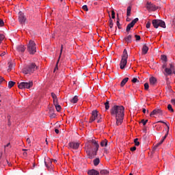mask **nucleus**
<instances>
[{
  "label": "nucleus",
  "mask_w": 175,
  "mask_h": 175,
  "mask_svg": "<svg viewBox=\"0 0 175 175\" xmlns=\"http://www.w3.org/2000/svg\"><path fill=\"white\" fill-rule=\"evenodd\" d=\"M18 20L21 24H24V23H25V20L27 19L25 18V16L24 15V13H23V12H19Z\"/></svg>",
  "instance_id": "9b49d317"
},
{
  "label": "nucleus",
  "mask_w": 175,
  "mask_h": 175,
  "mask_svg": "<svg viewBox=\"0 0 175 175\" xmlns=\"http://www.w3.org/2000/svg\"><path fill=\"white\" fill-rule=\"evenodd\" d=\"M152 24L154 27V28H158L159 27H161V28H166V24L165 23V21L159 19H154L152 21Z\"/></svg>",
  "instance_id": "423d86ee"
},
{
  "label": "nucleus",
  "mask_w": 175,
  "mask_h": 175,
  "mask_svg": "<svg viewBox=\"0 0 175 175\" xmlns=\"http://www.w3.org/2000/svg\"><path fill=\"white\" fill-rule=\"evenodd\" d=\"M51 118H55V113H52L51 116H50Z\"/></svg>",
  "instance_id": "6e6d98bb"
},
{
  "label": "nucleus",
  "mask_w": 175,
  "mask_h": 175,
  "mask_svg": "<svg viewBox=\"0 0 175 175\" xmlns=\"http://www.w3.org/2000/svg\"><path fill=\"white\" fill-rule=\"evenodd\" d=\"M171 103H172L173 105H175V99H172V100H171Z\"/></svg>",
  "instance_id": "680f3d73"
},
{
  "label": "nucleus",
  "mask_w": 175,
  "mask_h": 175,
  "mask_svg": "<svg viewBox=\"0 0 175 175\" xmlns=\"http://www.w3.org/2000/svg\"><path fill=\"white\" fill-rule=\"evenodd\" d=\"M128 62V51L126 49H124L123 53L122 55V59L120 61V69H124L126 66Z\"/></svg>",
  "instance_id": "20e7f679"
},
{
  "label": "nucleus",
  "mask_w": 175,
  "mask_h": 175,
  "mask_svg": "<svg viewBox=\"0 0 175 175\" xmlns=\"http://www.w3.org/2000/svg\"><path fill=\"white\" fill-rule=\"evenodd\" d=\"M96 118H98V111L94 110L92 111V116L90 119V122H94V121H95V120H96Z\"/></svg>",
  "instance_id": "f8f14e48"
},
{
  "label": "nucleus",
  "mask_w": 175,
  "mask_h": 175,
  "mask_svg": "<svg viewBox=\"0 0 175 175\" xmlns=\"http://www.w3.org/2000/svg\"><path fill=\"white\" fill-rule=\"evenodd\" d=\"M32 85H33V82L32 81L18 83V87L20 90L29 89Z\"/></svg>",
  "instance_id": "0eeeda50"
},
{
  "label": "nucleus",
  "mask_w": 175,
  "mask_h": 175,
  "mask_svg": "<svg viewBox=\"0 0 175 175\" xmlns=\"http://www.w3.org/2000/svg\"><path fill=\"white\" fill-rule=\"evenodd\" d=\"M128 80H129V77H126L124 79H122V81L120 83V87H124V85H125L126 83H128Z\"/></svg>",
  "instance_id": "aec40b11"
},
{
  "label": "nucleus",
  "mask_w": 175,
  "mask_h": 175,
  "mask_svg": "<svg viewBox=\"0 0 175 175\" xmlns=\"http://www.w3.org/2000/svg\"><path fill=\"white\" fill-rule=\"evenodd\" d=\"M167 65H166V63H164L163 65V69H166V67Z\"/></svg>",
  "instance_id": "bf43d9fd"
},
{
  "label": "nucleus",
  "mask_w": 175,
  "mask_h": 175,
  "mask_svg": "<svg viewBox=\"0 0 175 175\" xmlns=\"http://www.w3.org/2000/svg\"><path fill=\"white\" fill-rule=\"evenodd\" d=\"M139 21V18H136L134 20H133L129 24L127 25L126 31L127 33V35H129V31H131V28H133L135 27V24Z\"/></svg>",
  "instance_id": "6e6552de"
},
{
  "label": "nucleus",
  "mask_w": 175,
  "mask_h": 175,
  "mask_svg": "<svg viewBox=\"0 0 175 175\" xmlns=\"http://www.w3.org/2000/svg\"><path fill=\"white\" fill-rule=\"evenodd\" d=\"M53 105L55 106L56 105H58V98H53Z\"/></svg>",
  "instance_id": "4c0bfd02"
},
{
  "label": "nucleus",
  "mask_w": 175,
  "mask_h": 175,
  "mask_svg": "<svg viewBox=\"0 0 175 175\" xmlns=\"http://www.w3.org/2000/svg\"><path fill=\"white\" fill-rule=\"evenodd\" d=\"M132 83H139V80H137V78H133L132 79Z\"/></svg>",
  "instance_id": "8fccbe9b"
},
{
  "label": "nucleus",
  "mask_w": 175,
  "mask_h": 175,
  "mask_svg": "<svg viewBox=\"0 0 175 175\" xmlns=\"http://www.w3.org/2000/svg\"><path fill=\"white\" fill-rule=\"evenodd\" d=\"M105 109L109 110L110 109V105H109V100H107L106 103H105Z\"/></svg>",
  "instance_id": "7c9ffc66"
},
{
  "label": "nucleus",
  "mask_w": 175,
  "mask_h": 175,
  "mask_svg": "<svg viewBox=\"0 0 175 175\" xmlns=\"http://www.w3.org/2000/svg\"><path fill=\"white\" fill-rule=\"evenodd\" d=\"M38 69V66L35 63H31L27 66H26L23 70V72L25 75H31V73H33Z\"/></svg>",
  "instance_id": "7ed1b4c3"
},
{
  "label": "nucleus",
  "mask_w": 175,
  "mask_h": 175,
  "mask_svg": "<svg viewBox=\"0 0 175 175\" xmlns=\"http://www.w3.org/2000/svg\"><path fill=\"white\" fill-rule=\"evenodd\" d=\"M3 83H5V79H3L2 77H0V84H3Z\"/></svg>",
  "instance_id": "c03bdc74"
},
{
  "label": "nucleus",
  "mask_w": 175,
  "mask_h": 175,
  "mask_svg": "<svg viewBox=\"0 0 175 175\" xmlns=\"http://www.w3.org/2000/svg\"><path fill=\"white\" fill-rule=\"evenodd\" d=\"M80 147V143L79 142H70L68 144V148L70 150H78Z\"/></svg>",
  "instance_id": "1a4fd4ad"
},
{
  "label": "nucleus",
  "mask_w": 175,
  "mask_h": 175,
  "mask_svg": "<svg viewBox=\"0 0 175 175\" xmlns=\"http://www.w3.org/2000/svg\"><path fill=\"white\" fill-rule=\"evenodd\" d=\"M14 84H16V82L14 81H9L8 83V88H12V87H13L14 85Z\"/></svg>",
  "instance_id": "c85d7f7f"
},
{
  "label": "nucleus",
  "mask_w": 175,
  "mask_h": 175,
  "mask_svg": "<svg viewBox=\"0 0 175 175\" xmlns=\"http://www.w3.org/2000/svg\"><path fill=\"white\" fill-rule=\"evenodd\" d=\"M159 122H161V124H165L167 128V132H169V125H167V124H166L165 122L162 121V120H160L159 121Z\"/></svg>",
  "instance_id": "a19ab883"
},
{
  "label": "nucleus",
  "mask_w": 175,
  "mask_h": 175,
  "mask_svg": "<svg viewBox=\"0 0 175 175\" xmlns=\"http://www.w3.org/2000/svg\"><path fill=\"white\" fill-rule=\"evenodd\" d=\"M63 50H64V45L62 44V45H61L60 54H59V58H61V55H62V51H63Z\"/></svg>",
  "instance_id": "c9c22d12"
},
{
  "label": "nucleus",
  "mask_w": 175,
  "mask_h": 175,
  "mask_svg": "<svg viewBox=\"0 0 175 175\" xmlns=\"http://www.w3.org/2000/svg\"><path fill=\"white\" fill-rule=\"evenodd\" d=\"M8 126H10V125H12V122L11 121H8Z\"/></svg>",
  "instance_id": "0e129e2a"
},
{
  "label": "nucleus",
  "mask_w": 175,
  "mask_h": 175,
  "mask_svg": "<svg viewBox=\"0 0 175 175\" xmlns=\"http://www.w3.org/2000/svg\"><path fill=\"white\" fill-rule=\"evenodd\" d=\"M130 150H131V151H136V148H135V146H134V147L131 148Z\"/></svg>",
  "instance_id": "5fc2aeb1"
},
{
  "label": "nucleus",
  "mask_w": 175,
  "mask_h": 175,
  "mask_svg": "<svg viewBox=\"0 0 175 175\" xmlns=\"http://www.w3.org/2000/svg\"><path fill=\"white\" fill-rule=\"evenodd\" d=\"M172 70H173V64H170V68H165V72L166 75H172Z\"/></svg>",
  "instance_id": "4468645a"
},
{
  "label": "nucleus",
  "mask_w": 175,
  "mask_h": 175,
  "mask_svg": "<svg viewBox=\"0 0 175 175\" xmlns=\"http://www.w3.org/2000/svg\"><path fill=\"white\" fill-rule=\"evenodd\" d=\"M109 27L111 29V31H113L112 29H113V20H111V18H109Z\"/></svg>",
  "instance_id": "cd10ccee"
},
{
  "label": "nucleus",
  "mask_w": 175,
  "mask_h": 175,
  "mask_svg": "<svg viewBox=\"0 0 175 175\" xmlns=\"http://www.w3.org/2000/svg\"><path fill=\"white\" fill-rule=\"evenodd\" d=\"M88 175H99L100 173L98 172V170L92 169L88 171Z\"/></svg>",
  "instance_id": "dca6fc26"
},
{
  "label": "nucleus",
  "mask_w": 175,
  "mask_h": 175,
  "mask_svg": "<svg viewBox=\"0 0 175 175\" xmlns=\"http://www.w3.org/2000/svg\"><path fill=\"white\" fill-rule=\"evenodd\" d=\"M167 109L169 110V111H171L172 113H173V111H174V109H173V107H172V105L169 104L167 105Z\"/></svg>",
  "instance_id": "2f4dec72"
},
{
  "label": "nucleus",
  "mask_w": 175,
  "mask_h": 175,
  "mask_svg": "<svg viewBox=\"0 0 175 175\" xmlns=\"http://www.w3.org/2000/svg\"><path fill=\"white\" fill-rule=\"evenodd\" d=\"M151 27V23L150 22H148L147 23H146V28H150Z\"/></svg>",
  "instance_id": "603ef678"
},
{
  "label": "nucleus",
  "mask_w": 175,
  "mask_h": 175,
  "mask_svg": "<svg viewBox=\"0 0 175 175\" xmlns=\"http://www.w3.org/2000/svg\"><path fill=\"white\" fill-rule=\"evenodd\" d=\"M150 88V85H148V83H144V89L147 91Z\"/></svg>",
  "instance_id": "e433bc0d"
},
{
  "label": "nucleus",
  "mask_w": 175,
  "mask_h": 175,
  "mask_svg": "<svg viewBox=\"0 0 175 175\" xmlns=\"http://www.w3.org/2000/svg\"><path fill=\"white\" fill-rule=\"evenodd\" d=\"M16 50L20 53H24V51H25V46H24V45H19L16 46Z\"/></svg>",
  "instance_id": "f3484780"
},
{
  "label": "nucleus",
  "mask_w": 175,
  "mask_h": 175,
  "mask_svg": "<svg viewBox=\"0 0 175 175\" xmlns=\"http://www.w3.org/2000/svg\"><path fill=\"white\" fill-rule=\"evenodd\" d=\"M4 39H5V36L3 34H0V44L2 40H3Z\"/></svg>",
  "instance_id": "f704fd0d"
},
{
  "label": "nucleus",
  "mask_w": 175,
  "mask_h": 175,
  "mask_svg": "<svg viewBox=\"0 0 175 175\" xmlns=\"http://www.w3.org/2000/svg\"><path fill=\"white\" fill-rule=\"evenodd\" d=\"M166 137H167V133L165 134V135L164 137H163V140H165V139H166Z\"/></svg>",
  "instance_id": "e2e57ef3"
},
{
  "label": "nucleus",
  "mask_w": 175,
  "mask_h": 175,
  "mask_svg": "<svg viewBox=\"0 0 175 175\" xmlns=\"http://www.w3.org/2000/svg\"><path fill=\"white\" fill-rule=\"evenodd\" d=\"M157 114H162V110L159 109V108L154 109L150 114V117L152 116H157Z\"/></svg>",
  "instance_id": "ddd939ff"
},
{
  "label": "nucleus",
  "mask_w": 175,
  "mask_h": 175,
  "mask_svg": "<svg viewBox=\"0 0 175 175\" xmlns=\"http://www.w3.org/2000/svg\"><path fill=\"white\" fill-rule=\"evenodd\" d=\"M55 132L57 133V135H58V133H59V130H58V129H55Z\"/></svg>",
  "instance_id": "4d7b16f0"
},
{
  "label": "nucleus",
  "mask_w": 175,
  "mask_h": 175,
  "mask_svg": "<svg viewBox=\"0 0 175 175\" xmlns=\"http://www.w3.org/2000/svg\"><path fill=\"white\" fill-rule=\"evenodd\" d=\"M124 40L126 42V43H127V44H129V43L132 42V35L126 36Z\"/></svg>",
  "instance_id": "2eb2a0df"
},
{
  "label": "nucleus",
  "mask_w": 175,
  "mask_h": 175,
  "mask_svg": "<svg viewBox=\"0 0 175 175\" xmlns=\"http://www.w3.org/2000/svg\"><path fill=\"white\" fill-rule=\"evenodd\" d=\"M146 8L148 10H150L151 12H155L157 9V6L151 2H147Z\"/></svg>",
  "instance_id": "9d476101"
},
{
  "label": "nucleus",
  "mask_w": 175,
  "mask_h": 175,
  "mask_svg": "<svg viewBox=\"0 0 175 175\" xmlns=\"http://www.w3.org/2000/svg\"><path fill=\"white\" fill-rule=\"evenodd\" d=\"M116 25H117L118 29H121L122 27H121V24L120 23L119 18H117Z\"/></svg>",
  "instance_id": "c756f323"
},
{
  "label": "nucleus",
  "mask_w": 175,
  "mask_h": 175,
  "mask_svg": "<svg viewBox=\"0 0 175 175\" xmlns=\"http://www.w3.org/2000/svg\"><path fill=\"white\" fill-rule=\"evenodd\" d=\"M99 173L100 175H109L110 172L107 170H101Z\"/></svg>",
  "instance_id": "412c9836"
},
{
  "label": "nucleus",
  "mask_w": 175,
  "mask_h": 175,
  "mask_svg": "<svg viewBox=\"0 0 175 175\" xmlns=\"http://www.w3.org/2000/svg\"><path fill=\"white\" fill-rule=\"evenodd\" d=\"M111 16L112 18H116V12H114V10L111 11Z\"/></svg>",
  "instance_id": "09e8293b"
},
{
  "label": "nucleus",
  "mask_w": 175,
  "mask_h": 175,
  "mask_svg": "<svg viewBox=\"0 0 175 175\" xmlns=\"http://www.w3.org/2000/svg\"><path fill=\"white\" fill-rule=\"evenodd\" d=\"M5 147H10V143H8Z\"/></svg>",
  "instance_id": "774afa93"
},
{
  "label": "nucleus",
  "mask_w": 175,
  "mask_h": 175,
  "mask_svg": "<svg viewBox=\"0 0 175 175\" xmlns=\"http://www.w3.org/2000/svg\"><path fill=\"white\" fill-rule=\"evenodd\" d=\"M82 9L85 10V12H88V7L87 6V5H83L82 7Z\"/></svg>",
  "instance_id": "58836bf2"
},
{
  "label": "nucleus",
  "mask_w": 175,
  "mask_h": 175,
  "mask_svg": "<svg viewBox=\"0 0 175 175\" xmlns=\"http://www.w3.org/2000/svg\"><path fill=\"white\" fill-rule=\"evenodd\" d=\"M141 122L143 124V125H146V124H147V122H148V120H144V119L141 120Z\"/></svg>",
  "instance_id": "ea45409f"
},
{
  "label": "nucleus",
  "mask_w": 175,
  "mask_h": 175,
  "mask_svg": "<svg viewBox=\"0 0 175 175\" xmlns=\"http://www.w3.org/2000/svg\"><path fill=\"white\" fill-rule=\"evenodd\" d=\"M161 59L164 62H167V57L165 55H161Z\"/></svg>",
  "instance_id": "a878e982"
},
{
  "label": "nucleus",
  "mask_w": 175,
  "mask_h": 175,
  "mask_svg": "<svg viewBox=\"0 0 175 175\" xmlns=\"http://www.w3.org/2000/svg\"><path fill=\"white\" fill-rule=\"evenodd\" d=\"M135 38L137 42L139 41V40H140L142 39V38H140V36H139V35H135Z\"/></svg>",
  "instance_id": "a18cd8bd"
},
{
  "label": "nucleus",
  "mask_w": 175,
  "mask_h": 175,
  "mask_svg": "<svg viewBox=\"0 0 175 175\" xmlns=\"http://www.w3.org/2000/svg\"><path fill=\"white\" fill-rule=\"evenodd\" d=\"M23 155H25V157H27V155H28V153H27V152H23Z\"/></svg>",
  "instance_id": "338daca9"
},
{
  "label": "nucleus",
  "mask_w": 175,
  "mask_h": 175,
  "mask_svg": "<svg viewBox=\"0 0 175 175\" xmlns=\"http://www.w3.org/2000/svg\"><path fill=\"white\" fill-rule=\"evenodd\" d=\"M5 54H6V52L5 51L0 52V57H3Z\"/></svg>",
  "instance_id": "864d4df0"
},
{
  "label": "nucleus",
  "mask_w": 175,
  "mask_h": 175,
  "mask_svg": "<svg viewBox=\"0 0 175 175\" xmlns=\"http://www.w3.org/2000/svg\"><path fill=\"white\" fill-rule=\"evenodd\" d=\"M55 109L57 110V111H61V105H59V104H57L56 105H55Z\"/></svg>",
  "instance_id": "473e14b6"
},
{
  "label": "nucleus",
  "mask_w": 175,
  "mask_h": 175,
  "mask_svg": "<svg viewBox=\"0 0 175 175\" xmlns=\"http://www.w3.org/2000/svg\"><path fill=\"white\" fill-rule=\"evenodd\" d=\"M131 12H132V7L129 6L127 8V11H126V16L129 17L131 16Z\"/></svg>",
  "instance_id": "393cba45"
},
{
  "label": "nucleus",
  "mask_w": 175,
  "mask_h": 175,
  "mask_svg": "<svg viewBox=\"0 0 175 175\" xmlns=\"http://www.w3.org/2000/svg\"><path fill=\"white\" fill-rule=\"evenodd\" d=\"M59 62V59L57 60V62L56 64V66L55 67L54 69V72H55V70H58V63Z\"/></svg>",
  "instance_id": "49530a36"
},
{
  "label": "nucleus",
  "mask_w": 175,
  "mask_h": 175,
  "mask_svg": "<svg viewBox=\"0 0 175 175\" xmlns=\"http://www.w3.org/2000/svg\"><path fill=\"white\" fill-rule=\"evenodd\" d=\"M7 118H8V121H10V118H12V116H10V115H8L7 116Z\"/></svg>",
  "instance_id": "13d9d810"
},
{
  "label": "nucleus",
  "mask_w": 175,
  "mask_h": 175,
  "mask_svg": "<svg viewBox=\"0 0 175 175\" xmlns=\"http://www.w3.org/2000/svg\"><path fill=\"white\" fill-rule=\"evenodd\" d=\"M150 85H155L157 84V78L151 77L149 79Z\"/></svg>",
  "instance_id": "a211bd4d"
},
{
  "label": "nucleus",
  "mask_w": 175,
  "mask_h": 175,
  "mask_svg": "<svg viewBox=\"0 0 175 175\" xmlns=\"http://www.w3.org/2000/svg\"><path fill=\"white\" fill-rule=\"evenodd\" d=\"M139 139L136 138L134 139V143L135 144V146H140V142H139Z\"/></svg>",
  "instance_id": "72a5a7b5"
},
{
  "label": "nucleus",
  "mask_w": 175,
  "mask_h": 175,
  "mask_svg": "<svg viewBox=\"0 0 175 175\" xmlns=\"http://www.w3.org/2000/svg\"><path fill=\"white\" fill-rule=\"evenodd\" d=\"M51 96H52L53 99L57 98V95L53 92L51 93Z\"/></svg>",
  "instance_id": "3c124183"
},
{
  "label": "nucleus",
  "mask_w": 175,
  "mask_h": 175,
  "mask_svg": "<svg viewBox=\"0 0 175 175\" xmlns=\"http://www.w3.org/2000/svg\"><path fill=\"white\" fill-rule=\"evenodd\" d=\"M70 101L71 103H77V102H79V97L77 96H75Z\"/></svg>",
  "instance_id": "4be33fe9"
},
{
  "label": "nucleus",
  "mask_w": 175,
  "mask_h": 175,
  "mask_svg": "<svg viewBox=\"0 0 175 175\" xmlns=\"http://www.w3.org/2000/svg\"><path fill=\"white\" fill-rule=\"evenodd\" d=\"M172 73H174V75H175L174 65H173V70H172Z\"/></svg>",
  "instance_id": "052dcab7"
},
{
  "label": "nucleus",
  "mask_w": 175,
  "mask_h": 175,
  "mask_svg": "<svg viewBox=\"0 0 175 175\" xmlns=\"http://www.w3.org/2000/svg\"><path fill=\"white\" fill-rule=\"evenodd\" d=\"M125 108L123 106L115 105L111 109V115L115 117L116 120V125H121L124 121V111Z\"/></svg>",
  "instance_id": "f257e3e1"
},
{
  "label": "nucleus",
  "mask_w": 175,
  "mask_h": 175,
  "mask_svg": "<svg viewBox=\"0 0 175 175\" xmlns=\"http://www.w3.org/2000/svg\"><path fill=\"white\" fill-rule=\"evenodd\" d=\"M148 53V46L146 44H144L142 47V54L146 55Z\"/></svg>",
  "instance_id": "6ab92c4d"
},
{
  "label": "nucleus",
  "mask_w": 175,
  "mask_h": 175,
  "mask_svg": "<svg viewBox=\"0 0 175 175\" xmlns=\"http://www.w3.org/2000/svg\"><path fill=\"white\" fill-rule=\"evenodd\" d=\"M163 142H165V140L164 139H161V141L159 143V144H160V146H161V144H162V143H163Z\"/></svg>",
  "instance_id": "69168bd1"
},
{
  "label": "nucleus",
  "mask_w": 175,
  "mask_h": 175,
  "mask_svg": "<svg viewBox=\"0 0 175 175\" xmlns=\"http://www.w3.org/2000/svg\"><path fill=\"white\" fill-rule=\"evenodd\" d=\"M26 142L29 144V146L31 147V138L30 137L27 138Z\"/></svg>",
  "instance_id": "79ce46f5"
},
{
  "label": "nucleus",
  "mask_w": 175,
  "mask_h": 175,
  "mask_svg": "<svg viewBox=\"0 0 175 175\" xmlns=\"http://www.w3.org/2000/svg\"><path fill=\"white\" fill-rule=\"evenodd\" d=\"M5 25V23L3 22V20L0 18V27H3Z\"/></svg>",
  "instance_id": "de8ad7c7"
},
{
  "label": "nucleus",
  "mask_w": 175,
  "mask_h": 175,
  "mask_svg": "<svg viewBox=\"0 0 175 175\" xmlns=\"http://www.w3.org/2000/svg\"><path fill=\"white\" fill-rule=\"evenodd\" d=\"M100 163V160L99 159V158H96L93 161V163L94 166H98Z\"/></svg>",
  "instance_id": "b1692460"
},
{
  "label": "nucleus",
  "mask_w": 175,
  "mask_h": 175,
  "mask_svg": "<svg viewBox=\"0 0 175 175\" xmlns=\"http://www.w3.org/2000/svg\"><path fill=\"white\" fill-rule=\"evenodd\" d=\"M101 147H107V139H105L100 142Z\"/></svg>",
  "instance_id": "5701e85b"
},
{
  "label": "nucleus",
  "mask_w": 175,
  "mask_h": 175,
  "mask_svg": "<svg viewBox=\"0 0 175 175\" xmlns=\"http://www.w3.org/2000/svg\"><path fill=\"white\" fill-rule=\"evenodd\" d=\"M27 51L29 54H35L36 53V44L35 41L31 40L27 44Z\"/></svg>",
  "instance_id": "39448f33"
},
{
  "label": "nucleus",
  "mask_w": 175,
  "mask_h": 175,
  "mask_svg": "<svg viewBox=\"0 0 175 175\" xmlns=\"http://www.w3.org/2000/svg\"><path fill=\"white\" fill-rule=\"evenodd\" d=\"M90 142L94 148H92L91 145H88L86 146V152L89 155L90 158H92V155L95 157L98 152V150H99V144H98V142L95 139H92Z\"/></svg>",
  "instance_id": "f03ea898"
},
{
  "label": "nucleus",
  "mask_w": 175,
  "mask_h": 175,
  "mask_svg": "<svg viewBox=\"0 0 175 175\" xmlns=\"http://www.w3.org/2000/svg\"><path fill=\"white\" fill-rule=\"evenodd\" d=\"M159 146H161V144H159V143L157 144L153 147V150H157V149L159 147Z\"/></svg>",
  "instance_id": "37998d69"
},
{
  "label": "nucleus",
  "mask_w": 175,
  "mask_h": 175,
  "mask_svg": "<svg viewBox=\"0 0 175 175\" xmlns=\"http://www.w3.org/2000/svg\"><path fill=\"white\" fill-rule=\"evenodd\" d=\"M12 69H13V64H12V62H9L8 72H10V70H12Z\"/></svg>",
  "instance_id": "bb28decb"
}]
</instances>
